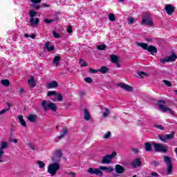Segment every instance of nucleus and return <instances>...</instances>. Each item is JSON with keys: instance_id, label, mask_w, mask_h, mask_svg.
Listing matches in <instances>:
<instances>
[{"instance_id": "nucleus-1", "label": "nucleus", "mask_w": 177, "mask_h": 177, "mask_svg": "<svg viewBox=\"0 0 177 177\" xmlns=\"http://www.w3.org/2000/svg\"><path fill=\"white\" fill-rule=\"evenodd\" d=\"M102 171H106V172L111 173L114 171V168L104 166H100L99 169L89 168L87 171L88 174H95L97 176H103V172Z\"/></svg>"}, {"instance_id": "nucleus-2", "label": "nucleus", "mask_w": 177, "mask_h": 177, "mask_svg": "<svg viewBox=\"0 0 177 177\" xmlns=\"http://www.w3.org/2000/svg\"><path fill=\"white\" fill-rule=\"evenodd\" d=\"M41 106L44 111H48V110H51V111H53L54 113L57 111L56 104L50 102V101L47 102L46 100H43Z\"/></svg>"}, {"instance_id": "nucleus-3", "label": "nucleus", "mask_w": 177, "mask_h": 177, "mask_svg": "<svg viewBox=\"0 0 177 177\" xmlns=\"http://www.w3.org/2000/svg\"><path fill=\"white\" fill-rule=\"evenodd\" d=\"M37 13H38L36 11H34L31 10L29 11V23L30 27H37L38 24H39V19L37 17H35L37 16Z\"/></svg>"}, {"instance_id": "nucleus-4", "label": "nucleus", "mask_w": 177, "mask_h": 177, "mask_svg": "<svg viewBox=\"0 0 177 177\" xmlns=\"http://www.w3.org/2000/svg\"><path fill=\"white\" fill-rule=\"evenodd\" d=\"M136 44L137 46H140L144 50H147L151 53V55H154V53H157L158 52L157 48L154 46H149V44L146 43L136 42Z\"/></svg>"}, {"instance_id": "nucleus-5", "label": "nucleus", "mask_w": 177, "mask_h": 177, "mask_svg": "<svg viewBox=\"0 0 177 177\" xmlns=\"http://www.w3.org/2000/svg\"><path fill=\"white\" fill-rule=\"evenodd\" d=\"M59 169H60V164H59V162H55L48 166L47 172L50 174L51 176H55V175L57 174Z\"/></svg>"}, {"instance_id": "nucleus-6", "label": "nucleus", "mask_w": 177, "mask_h": 177, "mask_svg": "<svg viewBox=\"0 0 177 177\" xmlns=\"http://www.w3.org/2000/svg\"><path fill=\"white\" fill-rule=\"evenodd\" d=\"M164 162L167 165L166 173L167 175H172L174 171V166L172 165V160L169 156H165L163 158Z\"/></svg>"}, {"instance_id": "nucleus-7", "label": "nucleus", "mask_w": 177, "mask_h": 177, "mask_svg": "<svg viewBox=\"0 0 177 177\" xmlns=\"http://www.w3.org/2000/svg\"><path fill=\"white\" fill-rule=\"evenodd\" d=\"M47 96H49L53 102H63V96L60 93H56V91H48Z\"/></svg>"}, {"instance_id": "nucleus-8", "label": "nucleus", "mask_w": 177, "mask_h": 177, "mask_svg": "<svg viewBox=\"0 0 177 177\" xmlns=\"http://www.w3.org/2000/svg\"><path fill=\"white\" fill-rule=\"evenodd\" d=\"M141 24H145L147 26H151V27H153V26H154V23L153 22V19H151V16H150L149 13H145L142 15V20L141 21Z\"/></svg>"}, {"instance_id": "nucleus-9", "label": "nucleus", "mask_w": 177, "mask_h": 177, "mask_svg": "<svg viewBox=\"0 0 177 177\" xmlns=\"http://www.w3.org/2000/svg\"><path fill=\"white\" fill-rule=\"evenodd\" d=\"M177 56L175 53L172 52L171 56H167L165 58L160 59V62L162 64H165V63H172L176 60Z\"/></svg>"}, {"instance_id": "nucleus-10", "label": "nucleus", "mask_w": 177, "mask_h": 177, "mask_svg": "<svg viewBox=\"0 0 177 177\" xmlns=\"http://www.w3.org/2000/svg\"><path fill=\"white\" fill-rule=\"evenodd\" d=\"M115 156H117L116 152H113L111 154L106 155L103 157L102 160V164H111L113 162V158H115Z\"/></svg>"}, {"instance_id": "nucleus-11", "label": "nucleus", "mask_w": 177, "mask_h": 177, "mask_svg": "<svg viewBox=\"0 0 177 177\" xmlns=\"http://www.w3.org/2000/svg\"><path fill=\"white\" fill-rule=\"evenodd\" d=\"M158 104L159 106V108L160 109L161 111H162V113H167V111H169V113H170L171 114L174 115V111H172V109H171V108H168L165 105V101L164 100H159L158 102Z\"/></svg>"}, {"instance_id": "nucleus-12", "label": "nucleus", "mask_w": 177, "mask_h": 177, "mask_svg": "<svg viewBox=\"0 0 177 177\" xmlns=\"http://www.w3.org/2000/svg\"><path fill=\"white\" fill-rule=\"evenodd\" d=\"M152 145L154 147L155 151L167 153V151H168V148H166L165 146H164V145L162 144H157L153 142Z\"/></svg>"}, {"instance_id": "nucleus-13", "label": "nucleus", "mask_w": 177, "mask_h": 177, "mask_svg": "<svg viewBox=\"0 0 177 177\" xmlns=\"http://www.w3.org/2000/svg\"><path fill=\"white\" fill-rule=\"evenodd\" d=\"M62 156L63 155L62 154V151H57L51 158L52 162H53V164L55 162H60V160Z\"/></svg>"}, {"instance_id": "nucleus-14", "label": "nucleus", "mask_w": 177, "mask_h": 177, "mask_svg": "<svg viewBox=\"0 0 177 177\" xmlns=\"http://www.w3.org/2000/svg\"><path fill=\"white\" fill-rule=\"evenodd\" d=\"M165 10L166 11V13L169 15V16H171L174 12H175V7L171 4H166L165 6Z\"/></svg>"}, {"instance_id": "nucleus-15", "label": "nucleus", "mask_w": 177, "mask_h": 177, "mask_svg": "<svg viewBox=\"0 0 177 177\" xmlns=\"http://www.w3.org/2000/svg\"><path fill=\"white\" fill-rule=\"evenodd\" d=\"M110 59L112 63H114V64H116V66L118 68L121 67L120 62H118V57L115 54L110 55Z\"/></svg>"}, {"instance_id": "nucleus-16", "label": "nucleus", "mask_w": 177, "mask_h": 177, "mask_svg": "<svg viewBox=\"0 0 177 177\" xmlns=\"http://www.w3.org/2000/svg\"><path fill=\"white\" fill-rule=\"evenodd\" d=\"M118 86L122 88V89H124V91H127V92H132L133 91V88L128 84H126L124 83H120L118 84Z\"/></svg>"}, {"instance_id": "nucleus-17", "label": "nucleus", "mask_w": 177, "mask_h": 177, "mask_svg": "<svg viewBox=\"0 0 177 177\" xmlns=\"http://www.w3.org/2000/svg\"><path fill=\"white\" fill-rule=\"evenodd\" d=\"M41 1L42 0H30L32 2V8H34L35 10H39L41 6L38 5V3H41Z\"/></svg>"}, {"instance_id": "nucleus-18", "label": "nucleus", "mask_w": 177, "mask_h": 177, "mask_svg": "<svg viewBox=\"0 0 177 177\" xmlns=\"http://www.w3.org/2000/svg\"><path fill=\"white\" fill-rule=\"evenodd\" d=\"M57 86H59V83L55 80L46 84V88L48 89H53L54 88H57Z\"/></svg>"}, {"instance_id": "nucleus-19", "label": "nucleus", "mask_w": 177, "mask_h": 177, "mask_svg": "<svg viewBox=\"0 0 177 177\" xmlns=\"http://www.w3.org/2000/svg\"><path fill=\"white\" fill-rule=\"evenodd\" d=\"M133 168H138L142 165V161H140V158H136L131 163Z\"/></svg>"}, {"instance_id": "nucleus-20", "label": "nucleus", "mask_w": 177, "mask_h": 177, "mask_svg": "<svg viewBox=\"0 0 177 177\" xmlns=\"http://www.w3.org/2000/svg\"><path fill=\"white\" fill-rule=\"evenodd\" d=\"M68 133V129L67 127L62 128V133L57 137L58 139H63Z\"/></svg>"}, {"instance_id": "nucleus-21", "label": "nucleus", "mask_w": 177, "mask_h": 177, "mask_svg": "<svg viewBox=\"0 0 177 177\" xmlns=\"http://www.w3.org/2000/svg\"><path fill=\"white\" fill-rule=\"evenodd\" d=\"M83 114H84L85 121H89V120H91V113H89V111L86 109V108H84L83 109Z\"/></svg>"}, {"instance_id": "nucleus-22", "label": "nucleus", "mask_w": 177, "mask_h": 177, "mask_svg": "<svg viewBox=\"0 0 177 177\" xmlns=\"http://www.w3.org/2000/svg\"><path fill=\"white\" fill-rule=\"evenodd\" d=\"M115 171L116 174H123L124 171H125V168L120 165H116L115 166Z\"/></svg>"}, {"instance_id": "nucleus-23", "label": "nucleus", "mask_w": 177, "mask_h": 177, "mask_svg": "<svg viewBox=\"0 0 177 177\" xmlns=\"http://www.w3.org/2000/svg\"><path fill=\"white\" fill-rule=\"evenodd\" d=\"M27 118L30 122H35V121H37V116L35 114H30L28 115Z\"/></svg>"}, {"instance_id": "nucleus-24", "label": "nucleus", "mask_w": 177, "mask_h": 177, "mask_svg": "<svg viewBox=\"0 0 177 177\" xmlns=\"http://www.w3.org/2000/svg\"><path fill=\"white\" fill-rule=\"evenodd\" d=\"M18 120H19L21 125H22V127H24V128H26L27 127V124L26 122V120H24L23 115H19Z\"/></svg>"}, {"instance_id": "nucleus-25", "label": "nucleus", "mask_w": 177, "mask_h": 177, "mask_svg": "<svg viewBox=\"0 0 177 177\" xmlns=\"http://www.w3.org/2000/svg\"><path fill=\"white\" fill-rule=\"evenodd\" d=\"M102 108L104 110V111L102 113V116L104 118H106V117H109V115H110V109H109L107 107L102 106Z\"/></svg>"}, {"instance_id": "nucleus-26", "label": "nucleus", "mask_w": 177, "mask_h": 177, "mask_svg": "<svg viewBox=\"0 0 177 177\" xmlns=\"http://www.w3.org/2000/svg\"><path fill=\"white\" fill-rule=\"evenodd\" d=\"M49 41L46 42L44 45V48L48 50V52H52L53 50H55V46H49Z\"/></svg>"}, {"instance_id": "nucleus-27", "label": "nucleus", "mask_w": 177, "mask_h": 177, "mask_svg": "<svg viewBox=\"0 0 177 177\" xmlns=\"http://www.w3.org/2000/svg\"><path fill=\"white\" fill-rule=\"evenodd\" d=\"M60 57H59V56H55V57H54V59H53V64H55V66H59L60 65Z\"/></svg>"}, {"instance_id": "nucleus-28", "label": "nucleus", "mask_w": 177, "mask_h": 177, "mask_svg": "<svg viewBox=\"0 0 177 177\" xmlns=\"http://www.w3.org/2000/svg\"><path fill=\"white\" fill-rule=\"evenodd\" d=\"M98 71L101 73V74H106L109 71V68L106 66H102Z\"/></svg>"}, {"instance_id": "nucleus-29", "label": "nucleus", "mask_w": 177, "mask_h": 177, "mask_svg": "<svg viewBox=\"0 0 177 177\" xmlns=\"http://www.w3.org/2000/svg\"><path fill=\"white\" fill-rule=\"evenodd\" d=\"M28 82L30 86H32V88L35 86V80L34 79V77H32L30 79H29Z\"/></svg>"}, {"instance_id": "nucleus-30", "label": "nucleus", "mask_w": 177, "mask_h": 177, "mask_svg": "<svg viewBox=\"0 0 177 177\" xmlns=\"http://www.w3.org/2000/svg\"><path fill=\"white\" fill-rule=\"evenodd\" d=\"M166 135V140H171L174 139L175 136V132L172 131L170 134H165Z\"/></svg>"}, {"instance_id": "nucleus-31", "label": "nucleus", "mask_w": 177, "mask_h": 177, "mask_svg": "<svg viewBox=\"0 0 177 177\" xmlns=\"http://www.w3.org/2000/svg\"><path fill=\"white\" fill-rule=\"evenodd\" d=\"M145 147L146 151H151V144L149 142H145Z\"/></svg>"}, {"instance_id": "nucleus-32", "label": "nucleus", "mask_w": 177, "mask_h": 177, "mask_svg": "<svg viewBox=\"0 0 177 177\" xmlns=\"http://www.w3.org/2000/svg\"><path fill=\"white\" fill-rule=\"evenodd\" d=\"M7 148H8V143H6V142L5 141H3L1 142V147H0V151H3V149Z\"/></svg>"}, {"instance_id": "nucleus-33", "label": "nucleus", "mask_w": 177, "mask_h": 177, "mask_svg": "<svg viewBox=\"0 0 177 177\" xmlns=\"http://www.w3.org/2000/svg\"><path fill=\"white\" fill-rule=\"evenodd\" d=\"M108 19L110 21H115V15H114V14H109L108 15Z\"/></svg>"}, {"instance_id": "nucleus-34", "label": "nucleus", "mask_w": 177, "mask_h": 177, "mask_svg": "<svg viewBox=\"0 0 177 177\" xmlns=\"http://www.w3.org/2000/svg\"><path fill=\"white\" fill-rule=\"evenodd\" d=\"M1 84L4 86H9V85H10V82H9L8 80H1Z\"/></svg>"}, {"instance_id": "nucleus-35", "label": "nucleus", "mask_w": 177, "mask_h": 177, "mask_svg": "<svg viewBox=\"0 0 177 177\" xmlns=\"http://www.w3.org/2000/svg\"><path fill=\"white\" fill-rule=\"evenodd\" d=\"M158 138H159L160 140H162V142H164L165 143H166V142H167L166 135H165V136L159 135Z\"/></svg>"}, {"instance_id": "nucleus-36", "label": "nucleus", "mask_w": 177, "mask_h": 177, "mask_svg": "<svg viewBox=\"0 0 177 177\" xmlns=\"http://www.w3.org/2000/svg\"><path fill=\"white\" fill-rule=\"evenodd\" d=\"M143 75L147 76V73L145 72H139L137 73L138 78H143Z\"/></svg>"}, {"instance_id": "nucleus-37", "label": "nucleus", "mask_w": 177, "mask_h": 177, "mask_svg": "<svg viewBox=\"0 0 177 177\" xmlns=\"http://www.w3.org/2000/svg\"><path fill=\"white\" fill-rule=\"evenodd\" d=\"M37 164L39 165V168H44L45 162L43 161L39 160L37 162Z\"/></svg>"}, {"instance_id": "nucleus-38", "label": "nucleus", "mask_w": 177, "mask_h": 177, "mask_svg": "<svg viewBox=\"0 0 177 177\" xmlns=\"http://www.w3.org/2000/svg\"><path fill=\"white\" fill-rule=\"evenodd\" d=\"M106 48H107L106 44L100 45V46H97V49H98V50H104L106 49Z\"/></svg>"}, {"instance_id": "nucleus-39", "label": "nucleus", "mask_w": 177, "mask_h": 177, "mask_svg": "<svg viewBox=\"0 0 177 177\" xmlns=\"http://www.w3.org/2000/svg\"><path fill=\"white\" fill-rule=\"evenodd\" d=\"M162 82L165 83L166 86H169V87L172 86V84H171V82L167 80H163Z\"/></svg>"}, {"instance_id": "nucleus-40", "label": "nucleus", "mask_w": 177, "mask_h": 177, "mask_svg": "<svg viewBox=\"0 0 177 177\" xmlns=\"http://www.w3.org/2000/svg\"><path fill=\"white\" fill-rule=\"evenodd\" d=\"M53 35L54 38H61L62 37L59 33L56 32V30L53 31Z\"/></svg>"}, {"instance_id": "nucleus-41", "label": "nucleus", "mask_w": 177, "mask_h": 177, "mask_svg": "<svg viewBox=\"0 0 177 177\" xmlns=\"http://www.w3.org/2000/svg\"><path fill=\"white\" fill-rule=\"evenodd\" d=\"M110 136H111V132L108 131L107 133H106L104 136H103V139H109V138H110Z\"/></svg>"}, {"instance_id": "nucleus-42", "label": "nucleus", "mask_w": 177, "mask_h": 177, "mask_svg": "<svg viewBox=\"0 0 177 177\" xmlns=\"http://www.w3.org/2000/svg\"><path fill=\"white\" fill-rule=\"evenodd\" d=\"M56 19H46L44 20V23H46L47 24H50V23H53Z\"/></svg>"}, {"instance_id": "nucleus-43", "label": "nucleus", "mask_w": 177, "mask_h": 177, "mask_svg": "<svg viewBox=\"0 0 177 177\" xmlns=\"http://www.w3.org/2000/svg\"><path fill=\"white\" fill-rule=\"evenodd\" d=\"M127 23H128V24H133V23H135V19H133V18H129L127 19Z\"/></svg>"}, {"instance_id": "nucleus-44", "label": "nucleus", "mask_w": 177, "mask_h": 177, "mask_svg": "<svg viewBox=\"0 0 177 177\" xmlns=\"http://www.w3.org/2000/svg\"><path fill=\"white\" fill-rule=\"evenodd\" d=\"M3 151L0 150V162H3Z\"/></svg>"}, {"instance_id": "nucleus-45", "label": "nucleus", "mask_w": 177, "mask_h": 177, "mask_svg": "<svg viewBox=\"0 0 177 177\" xmlns=\"http://www.w3.org/2000/svg\"><path fill=\"white\" fill-rule=\"evenodd\" d=\"M151 164L154 167H158V165H160V163L157 160L152 161Z\"/></svg>"}, {"instance_id": "nucleus-46", "label": "nucleus", "mask_w": 177, "mask_h": 177, "mask_svg": "<svg viewBox=\"0 0 177 177\" xmlns=\"http://www.w3.org/2000/svg\"><path fill=\"white\" fill-rule=\"evenodd\" d=\"M84 81L87 82L88 84L92 83V78L91 77H86L84 79Z\"/></svg>"}, {"instance_id": "nucleus-47", "label": "nucleus", "mask_w": 177, "mask_h": 177, "mask_svg": "<svg viewBox=\"0 0 177 177\" xmlns=\"http://www.w3.org/2000/svg\"><path fill=\"white\" fill-rule=\"evenodd\" d=\"M148 177H158V174L156 172H151V176H149Z\"/></svg>"}, {"instance_id": "nucleus-48", "label": "nucleus", "mask_w": 177, "mask_h": 177, "mask_svg": "<svg viewBox=\"0 0 177 177\" xmlns=\"http://www.w3.org/2000/svg\"><path fill=\"white\" fill-rule=\"evenodd\" d=\"M155 127L158 129H160V131H164V127H162V125L156 124Z\"/></svg>"}, {"instance_id": "nucleus-49", "label": "nucleus", "mask_w": 177, "mask_h": 177, "mask_svg": "<svg viewBox=\"0 0 177 177\" xmlns=\"http://www.w3.org/2000/svg\"><path fill=\"white\" fill-rule=\"evenodd\" d=\"M90 73L92 74H96V73H99V70H95L93 68H90Z\"/></svg>"}, {"instance_id": "nucleus-50", "label": "nucleus", "mask_w": 177, "mask_h": 177, "mask_svg": "<svg viewBox=\"0 0 177 177\" xmlns=\"http://www.w3.org/2000/svg\"><path fill=\"white\" fill-rule=\"evenodd\" d=\"M8 110H10V108L1 110L0 111V115H2V114H5V113H6V111H8Z\"/></svg>"}, {"instance_id": "nucleus-51", "label": "nucleus", "mask_w": 177, "mask_h": 177, "mask_svg": "<svg viewBox=\"0 0 177 177\" xmlns=\"http://www.w3.org/2000/svg\"><path fill=\"white\" fill-rule=\"evenodd\" d=\"M29 147L31 149V150H35V145L32 143H29L28 144Z\"/></svg>"}, {"instance_id": "nucleus-52", "label": "nucleus", "mask_w": 177, "mask_h": 177, "mask_svg": "<svg viewBox=\"0 0 177 177\" xmlns=\"http://www.w3.org/2000/svg\"><path fill=\"white\" fill-rule=\"evenodd\" d=\"M67 32H68V34H71V32H73V28H72L71 26H69L68 27Z\"/></svg>"}, {"instance_id": "nucleus-53", "label": "nucleus", "mask_w": 177, "mask_h": 177, "mask_svg": "<svg viewBox=\"0 0 177 177\" xmlns=\"http://www.w3.org/2000/svg\"><path fill=\"white\" fill-rule=\"evenodd\" d=\"M85 95H86V93H85V91H81V92L80 93V96L81 97H84V96H85Z\"/></svg>"}, {"instance_id": "nucleus-54", "label": "nucleus", "mask_w": 177, "mask_h": 177, "mask_svg": "<svg viewBox=\"0 0 177 177\" xmlns=\"http://www.w3.org/2000/svg\"><path fill=\"white\" fill-rule=\"evenodd\" d=\"M88 66V63H86V62H84L82 64H81V67H87Z\"/></svg>"}, {"instance_id": "nucleus-55", "label": "nucleus", "mask_w": 177, "mask_h": 177, "mask_svg": "<svg viewBox=\"0 0 177 177\" xmlns=\"http://www.w3.org/2000/svg\"><path fill=\"white\" fill-rule=\"evenodd\" d=\"M19 93H21V95H22V93L24 92V88H19Z\"/></svg>"}, {"instance_id": "nucleus-56", "label": "nucleus", "mask_w": 177, "mask_h": 177, "mask_svg": "<svg viewBox=\"0 0 177 177\" xmlns=\"http://www.w3.org/2000/svg\"><path fill=\"white\" fill-rule=\"evenodd\" d=\"M132 151H133V153H135V154H138L139 153V150H138L136 149H132Z\"/></svg>"}, {"instance_id": "nucleus-57", "label": "nucleus", "mask_w": 177, "mask_h": 177, "mask_svg": "<svg viewBox=\"0 0 177 177\" xmlns=\"http://www.w3.org/2000/svg\"><path fill=\"white\" fill-rule=\"evenodd\" d=\"M142 124H143V122H142V120H138L137 121V124H138V125H142Z\"/></svg>"}, {"instance_id": "nucleus-58", "label": "nucleus", "mask_w": 177, "mask_h": 177, "mask_svg": "<svg viewBox=\"0 0 177 177\" xmlns=\"http://www.w3.org/2000/svg\"><path fill=\"white\" fill-rule=\"evenodd\" d=\"M42 5L44 8H49L50 6L49 4L47 3H42Z\"/></svg>"}, {"instance_id": "nucleus-59", "label": "nucleus", "mask_w": 177, "mask_h": 177, "mask_svg": "<svg viewBox=\"0 0 177 177\" xmlns=\"http://www.w3.org/2000/svg\"><path fill=\"white\" fill-rule=\"evenodd\" d=\"M68 175H73V177H75V173L74 172L68 173Z\"/></svg>"}, {"instance_id": "nucleus-60", "label": "nucleus", "mask_w": 177, "mask_h": 177, "mask_svg": "<svg viewBox=\"0 0 177 177\" xmlns=\"http://www.w3.org/2000/svg\"><path fill=\"white\" fill-rule=\"evenodd\" d=\"M32 39H35V37L36 35H32L30 36Z\"/></svg>"}, {"instance_id": "nucleus-61", "label": "nucleus", "mask_w": 177, "mask_h": 177, "mask_svg": "<svg viewBox=\"0 0 177 177\" xmlns=\"http://www.w3.org/2000/svg\"><path fill=\"white\" fill-rule=\"evenodd\" d=\"M7 106H8V109H10V106H12V104H10V103H7Z\"/></svg>"}, {"instance_id": "nucleus-62", "label": "nucleus", "mask_w": 177, "mask_h": 177, "mask_svg": "<svg viewBox=\"0 0 177 177\" xmlns=\"http://www.w3.org/2000/svg\"><path fill=\"white\" fill-rule=\"evenodd\" d=\"M24 37H25V38H28L30 37V35H28V34H25Z\"/></svg>"}, {"instance_id": "nucleus-63", "label": "nucleus", "mask_w": 177, "mask_h": 177, "mask_svg": "<svg viewBox=\"0 0 177 177\" xmlns=\"http://www.w3.org/2000/svg\"><path fill=\"white\" fill-rule=\"evenodd\" d=\"M146 41H147V42H149V41H152L153 40H151V39L147 38V39H146Z\"/></svg>"}, {"instance_id": "nucleus-64", "label": "nucleus", "mask_w": 177, "mask_h": 177, "mask_svg": "<svg viewBox=\"0 0 177 177\" xmlns=\"http://www.w3.org/2000/svg\"><path fill=\"white\" fill-rule=\"evenodd\" d=\"M17 141H18L17 139H15L12 140V142H14V143H17Z\"/></svg>"}]
</instances>
